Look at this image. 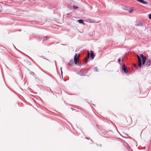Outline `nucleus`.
Here are the masks:
<instances>
[{
	"label": "nucleus",
	"mask_w": 151,
	"mask_h": 151,
	"mask_svg": "<svg viewBox=\"0 0 151 151\" xmlns=\"http://www.w3.org/2000/svg\"><path fill=\"white\" fill-rule=\"evenodd\" d=\"M80 56V54H78L77 55V54H76L75 55L74 58V62L76 64H78L79 63V59Z\"/></svg>",
	"instance_id": "1"
},
{
	"label": "nucleus",
	"mask_w": 151,
	"mask_h": 151,
	"mask_svg": "<svg viewBox=\"0 0 151 151\" xmlns=\"http://www.w3.org/2000/svg\"><path fill=\"white\" fill-rule=\"evenodd\" d=\"M140 57L142 58V64L143 65H144L147 59V58L145 56H144L143 54H141L140 55Z\"/></svg>",
	"instance_id": "2"
},
{
	"label": "nucleus",
	"mask_w": 151,
	"mask_h": 151,
	"mask_svg": "<svg viewBox=\"0 0 151 151\" xmlns=\"http://www.w3.org/2000/svg\"><path fill=\"white\" fill-rule=\"evenodd\" d=\"M138 58V65L139 67H141L142 65V62L140 58V57L137 55Z\"/></svg>",
	"instance_id": "3"
},
{
	"label": "nucleus",
	"mask_w": 151,
	"mask_h": 151,
	"mask_svg": "<svg viewBox=\"0 0 151 151\" xmlns=\"http://www.w3.org/2000/svg\"><path fill=\"white\" fill-rule=\"evenodd\" d=\"M122 67L123 69L124 72L125 73H127L128 71L126 66L124 65H122Z\"/></svg>",
	"instance_id": "4"
},
{
	"label": "nucleus",
	"mask_w": 151,
	"mask_h": 151,
	"mask_svg": "<svg viewBox=\"0 0 151 151\" xmlns=\"http://www.w3.org/2000/svg\"><path fill=\"white\" fill-rule=\"evenodd\" d=\"M151 64V61L150 60H148L147 61L146 66L148 67Z\"/></svg>",
	"instance_id": "5"
},
{
	"label": "nucleus",
	"mask_w": 151,
	"mask_h": 151,
	"mask_svg": "<svg viewBox=\"0 0 151 151\" xmlns=\"http://www.w3.org/2000/svg\"><path fill=\"white\" fill-rule=\"evenodd\" d=\"M138 2H139L140 3H141L144 4H147V2L146 1H144L143 0H137Z\"/></svg>",
	"instance_id": "6"
},
{
	"label": "nucleus",
	"mask_w": 151,
	"mask_h": 151,
	"mask_svg": "<svg viewBox=\"0 0 151 151\" xmlns=\"http://www.w3.org/2000/svg\"><path fill=\"white\" fill-rule=\"evenodd\" d=\"M90 57L92 59H93L94 58V54L92 51H90Z\"/></svg>",
	"instance_id": "7"
},
{
	"label": "nucleus",
	"mask_w": 151,
	"mask_h": 151,
	"mask_svg": "<svg viewBox=\"0 0 151 151\" xmlns=\"http://www.w3.org/2000/svg\"><path fill=\"white\" fill-rule=\"evenodd\" d=\"M136 25L137 26H140V27H143V24L141 22H139L138 23H137L136 24Z\"/></svg>",
	"instance_id": "8"
},
{
	"label": "nucleus",
	"mask_w": 151,
	"mask_h": 151,
	"mask_svg": "<svg viewBox=\"0 0 151 151\" xmlns=\"http://www.w3.org/2000/svg\"><path fill=\"white\" fill-rule=\"evenodd\" d=\"M73 64V61L72 60H70L68 63L69 65L70 66L72 65Z\"/></svg>",
	"instance_id": "9"
},
{
	"label": "nucleus",
	"mask_w": 151,
	"mask_h": 151,
	"mask_svg": "<svg viewBox=\"0 0 151 151\" xmlns=\"http://www.w3.org/2000/svg\"><path fill=\"white\" fill-rule=\"evenodd\" d=\"M89 55H90L89 53L88 52L87 56V57L85 59V61L86 62L87 61V60H88V59L89 58Z\"/></svg>",
	"instance_id": "10"
},
{
	"label": "nucleus",
	"mask_w": 151,
	"mask_h": 151,
	"mask_svg": "<svg viewBox=\"0 0 151 151\" xmlns=\"http://www.w3.org/2000/svg\"><path fill=\"white\" fill-rule=\"evenodd\" d=\"M78 22L80 24H84V22L81 19H79L78 20Z\"/></svg>",
	"instance_id": "11"
},
{
	"label": "nucleus",
	"mask_w": 151,
	"mask_h": 151,
	"mask_svg": "<svg viewBox=\"0 0 151 151\" xmlns=\"http://www.w3.org/2000/svg\"><path fill=\"white\" fill-rule=\"evenodd\" d=\"M73 8L74 9H77L78 8V7L76 6H73Z\"/></svg>",
	"instance_id": "12"
},
{
	"label": "nucleus",
	"mask_w": 151,
	"mask_h": 151,
	"mask_svg": "<svg viewBox=\"0 0 151 151\" xmlns=\"http://www.w3.org/2000/svg\"><path fill=\"white\" fill-rule=\"evenodd\" d=\"M132 12H133V10L132 9H131L129 11V12L130 13H132Z\"/></svg>",
	"instance_id": "13"
},
{
	"label": "nucleus",
	"mask_w": 151,
	"mask_h": 151,
	"mask_svg": "<svg viewBox=\"0 0 151 151\" xmlns=\"http://www.w3.org/2000/svg\"><path fill=\"white\" fill-rule=\"evenodd\" d=\"M149 18L150 19H151V14L149 15Z\"/></svg>",
	"instance_id": "14"
},
{
	"label": "nucleus",
	"mask_w": 151,
	"mask_h": 151,
	"mask_svg": "<svg viewBox=\"0 0 151 151\" xmlns=\"http://www.w3.org/2000/svg\"><path fill=\"white\" fill-rule=\"evenodd\" d=\"M62 68L61 67L60 68V70H61V74L62 75L63 72H62Z\"/></svg>",
	"instance_id": "15"
},
{
	"label": "nucleus",
	"mask_w": 151,
	"mask_h": 151,
	"mask_svg": "<svg viewBox=\"0 0 151 151\" xmlns=\"http://www.w3.org/2000/svg\"><path fill=\"white\" fill-rule=\"evenodd\" d=\"M120 60H121L120 58H119V59H118V62H119L120 61Z\"/></svg>",
	"instance_id": "16"
},
{
	"label": "nucleus",
	"mask_w": 151,
	"mask_h": 151,
	"mask_svg": "<svg viewBox=\"0 0 151 151\" xmlns=\"http://www.w3.org/2000/svg\"><path fill=\"white\" fill-rule=\"evenodd\" d=\"M134 66L135 67V66H136V65L135 64H134Z\"/></svg>",
	"instance_id": "17"
},
{
	"label": "nucleus",
	"mask_w": 151,
	"mask_h": 151,
	"mask_svg": "<svg viewBox=\"0 0 151 151\" xmlns=\"http://www.w3.org/2000/svg\"><path fill=\"white\" fill-rule=\"evenodd\" d=\"M122 9H124V8H122Z\"/></svg>",
	"instance_id": "18"
}]
</instances>
